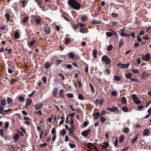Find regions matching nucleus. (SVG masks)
Instances as JSON below:
<instances>
[{
  "label": "nucleus",
  "mask_w": 151,
  "mask_h": 151,
  "mask_svg": "<svg viewBox=\"0 0 151 151\" xmlns=\"http://www.w3.org/2000/svg\"><path fill=\"white\" fill-rule=\"evenodd\" d=\"M35 112L36 114H38V115H39L40 116H41L42 114V112L40 111H35Z\"/></svg>",
  "instance_id": "obj_56"
},
{
  "label": "nucleus",
  "mask_w": 151,
  "mask_h": 151,
  "mask_svg": "<svg viewBox=\"0 0 151 151\" xmlns=\"http://www.w3.org/2000/svg\"><path fill=\"white\" fill-rule=\"evenodd\" d=\"M68 131L69 132V134L70 136H72L73 137L74 135V130H71V129H70Z\"/></svg>",
  "instance_id": "obj_24"
},
{
  "label": "nucleus",
  "mask_w": 151,
  "mask_h": 151,
  "mask_svg": "<svg viewBox=\"0 0 151 151\" xmlns=\"http://www.w3.org/2000/svg\"><path fill=\"white\" fill-rule=\"evenodd\" d=\"M9 126V123L8 122H5V128L6 129H7Z\"/></svg>",
  "instance_id": "obj_57"
},
{
  "label": "nucleus",
  "mask_w": 151,
  "mask_h": 151,
  "mask_svg": "<svg viewBox=\"0 0 151 151\" xmlns=\"http://www.w3.org/2000/svg\"><path fill=\"white\" fill-rule=\"evenodd\" d=\"M66 96L69 98H72L73 96V94L72 93H67L66 94Z\"/></svg>",
  "instance_id": "obj_41"
},
{
  "label": "nucleus",
  "mask_w": 151,
  "mask_h": 151,
  "mask_svg": "<svg viewBox=\"0 0 151 151\" xmlns=\"http://www.w3.org/2000/svg\"><path fill=\"white\" fill-rule=\"evenodd\" d=\"M18 81V80L17 79L12 78L11 79V81L10 82V84H14L15 83H17Z\"/></svg>",
  "instance_id": "obj_19"
},
{
  "label": "nucleus",
  "mask_w": 151,
  "mask_h": 151,
  "mask_svg": "<svg viewBox=\"0 0 151 151\" xmlns=\"http://www.w3.org/2000/svg\"><path fill=\"white\" fill-rule=\"evenodd\" d=\"M56 137V134H54L52 135V142H54L55 141Z\"/></svg>",
  "instance_id": "obj_59"
},
{
  "label": "nucleus",
  "mask_w": 151,
  "mask_h": 151,
  "mask_svg": "<svg viewBox=\"0 0 151 151\" xmlns=\"http://www.w3.org/2000/svg\"><path fill=\"white\" fill-rule=\"evenodd\" d=\"M3 130L2 129H1L0 130V134L1 137H4L5 135L3 133Z\"/></svg>",
  "instance_id": "obj_44"
},
{
  "label": "nucleus",
  "mask_w": 151,
  "mask_h": 151,
  "mask_svg": "<svg viewBox=\"0 0 151 151\" xmlns=\"http://www.w3.org/2000/svg\"><path fill=\"white\" fill-rule=\"evenodd\" d=\"M104 72L105 74L109 75L110 73V70L109 69L107 68L104 70Z\"/></svg>",
  "instance_id": "obj_23"
},
{
  "label": "nucleus",
  "mask_w": 151,
  "mask_h": 151,
  "mask_svg": "<svg viewBox=\"0 0 151 151\" xmlns=\"http://www.w3.org/2000/svg\"><path fill=\"white\" fill-rule=\"evenodd\" d=\"M5 17L7 21L10 20V16L8 13H6L5 14Z\"/></svg>",
  "instance_id": "obj_36"
},
{
  "label": "nucleus",
  "mask_w": 151,
  "mask_h": 151,
  "mask_svg": "<svg viewBox=\"0 0 151 151\" xmlns=\"http://www.w3.org/2000/svg\"><path fill=\"white\" fill-rule=\"evenodd\" d=\"M124 137L122 135H121L120 138H119V141L120 143H122L123 141H124Z\"/></svg>",
  "instance_id": "obj_35"
},
{
  "label": "nucleus",
  "mask_w": 151,
  "mask_h": 151,
  "mask_svg": "<svg viewBox=\"0 0 151 151\" xmlns=\"http://www.w3.org/2000/svg\"><path fill=\"white\" fill-rule=\"evenodd\" d=\"M89 85L92 92L94 93V92L95 91L93 86L91 83H89Z\"/></svg>",
  "instance_id": "obj_42"
},
{
  "label": "nucleus",
  "mask_w": 151,
  "mask_h": 151,
  "mask_svg": "<svg viewBox=\"0 0 151 151\" xmlns=\"http://www.w3.org/2000/svg\"><path fill=\"white\" fill-rule=\"evenodd\" d=\"M58 76L60 77V78H62V80H63L65 79V78L64 76L61 73L59 74L58 75Z\"/></svg>",
  "instance_id": "obj_47"
},
{
  "label": "nucleus",
  "mask_w": 151,
  "mask_h": 151,
  "mask_svg": "<svg viewBox=\"0 0 151 151\" xmlns=\"http://www.w3.org/2000/svg\"><path fill=\"white\" fill-rule=\"evenodd\" d=\"M70 129H71V130H74L75 127L73 124H70Z\"/></svg>",
  "instance_id": "obj_62"
},
{
  "label": "nucleus",
  "mask_w": 151,
  "mask_h": 151,
  "mask_svg": "<svg viewBox=\"0 0 151 151\" xmlns=\"http://www.w3.org/2000/svg\"><path fill=\"white\" fill-rule=\"evenodd\" d=\"M115 147H117L118 145V140L117 138H116V140L114 142Z\"/></svg>",
  "instance_id": "obj_61"
},
{
  "label": "nucleus",
  "mask_w": 151,
  "mask_h": 151,
  "mask_svg": "<svg viewBox=\"0 0 151 151\" xmlns=\"http://www.w3.org/2000/svg\"><path fill=\"white\" fill-rule=\"evenodd\" d=\"M91 131V129H88V130H85L81 132V134L83 137H87Z\"/></svg>",
  "instance_id": "obj_6"
},
{
  "label": "nucleus",
  "mask_w": 151,
  "mask_h": 151,
  "mask_svg": "<svg viewBox=\"0 0 151 151\" xmlns=\"http://www.w3.org/2000/svg\"><path fill=\"white\" fill-rule=\"evenodd\" d=\"M132 99L134 101L136 100H137L138 99L137 96L136 94H133L132 95Z\"/></svg>",
  "instance_id": "obj_32"
},
{
  "label": "nucleus",
  "mask_w": 151,
  "mask_h": 151,
  "mask_svg": "<svg viewBox=\"0 0 151 151\" xmlns=\"http://www.w3.org/2000/svg\"><path fill=\"white\" fill-rule=\"evenodd\" d=\"M104 100L103 99H101L100 100L99 99H97L93 101V103L94 104L96 105L98 104H100L101 105H103L102 102Z\"/></svg>",
  "instance_id": "obj_5"
},
{
  "label": "nucleus",
  "mask_w": 151,
  "mask_h": 151,
  "mask_svg": "<svg viewBox=\"0 0 151 151\" xmlns=\"http://www.w3.org/2000/svg\"><path fill=\"white\" fill-rule=\"evenodd\" d=\"M47 145V143L45 142H44L43 144H40V147H43L46 146Z\"/></svg>",
  "instance_id": "obj_54"
},
{
  "label": "nucleus",
  "mask_w": 151,
  "mask_h": 151,
  "mask_svg": "<svg viewBox=\"0 0 151 151\" xmlns=\"http://www.w3.org/2000/svg\"><path fill=\"white\" fill-rule=\"evenodd\" d=\"M32 102V100L28 98H27L26 102L27 106H29L31 104Z\"/></svg>",
  "instance_id": "obj_20"
},
{
  "label": "nucleus",
  "mask_w": 151,
  "mask_h": 151,
  "mask_svg": "<svg viewBox=\"0 0 151 151\" xmlns=\"http://www.w3.org/2000/svg\"><path fill=\"white\" fill-rule=\"evenodd\" d=\"M149 131L147 129H145L143 131V134L144 136H148L149 135Z\"/></svg>",
  "instance_id": "obj_13"
},
{
  "label": "nucleus",
  "mask_w": 151,
  "mask_h": 151,
  "mask_svg": "<svg viewBox=\"0 0 151 151\" xmlns=\"http://www.w3.org/2000/svg\"><path fill=\"white\" fill-rule=\"evenodd\" d=\"M18 99L19 101L21 103L25 101L24 98L22 96H19L18 98Z\"/></svg>",
  "instance_id": "obj_28"
},
{
  "label": "nucleus",
  "mask_w": 151,
  "mask_h": 151,
  "mask_svg": "<svg viewBox=\"0 0 151 151\" xmlns=\"http://www.w3.org/2000/svg\"><path fill=\"white\" fill-rule=\"evenodd\" d=\"M97 52V51L96 49H94L93 52V56L94 58H95L96 57Z\"/></svg>",
  "instance_id": "obj_31"
},
{
  "label": "nucleus",
  "mask_w": 151,
  "mask_h": 151,
  "mask_svg": "<svg viewBox=\"0 0 151 151\" xmlns=\"http://www.w3.org/2000/svg\"><path fill=\"white\" fill-rule=\"evenodd\" d=\"M109 146V144L106 142L103 143V144L101 145V147L103 149H105Z\"/></svg>",
  "instance_id": "obj_14"
},
{
  "label": "nucleus",
  "mask_w": 151,
  "mask_h": 151,
  "mask_svg": "<svg viewBox=\"0 0 151 151\" xmlns=\"http://www.w3.org/2000/svg\"><path fill=\"white\" fill-rule=\"evenodd\" d=\"M6 101L5 99H3L1 100V103L0 105L3 106H5L6 104Z\"/></svg>",
  "instance_id": "obj_17"
},
{
  "label": "nucleus",
  "mask_w": 151,
  "mask_h": 151,
  "mask_svg": "<svg viewBox=\"0 0 151 151\" xmlns=\"http://www.w3.org/2000/svg\"><path fill=\"white\" fill-rule=\"evenodd\" d=\"M132 76V74L130 73H129L125 75L127 79H130Z\"/></svg>",
  "instance_id": "obj_18"
},
{
  "label": "nucleus",
  "mask_w": 151,
  "mask_h": 151,
  "mask_svg": "<svg viewBox=\"0 0 151 151\" xmlns=\"http://www.w3.org/2000/svg\"><path fill=\"white\" fill-rule=\"evenodd\" d=\"M66 131L65 129H63L60 132V134L63 136H64L66 133Z\"/></svg>",
  "instance_id": "obj_22"
},
{
  "label": "nucleus",
  "mask_w": 151,
  "mask_h": 151,
  "mask_svg": "<svg viewBox=\"0 0 151 151\" xmlns=\"http://www.w3.org/2000/svg\"><path fill=\"white\" fill-rule=\"evenodd\" d=\"M20 138V135L18 134H15L13 137V138L14 139V141L16 142Z\"/></svg>",
  "instance_id": "obj_15"
},
{
  "label": "nucleus",
  "mask_w": 151,
  "mask_h": 151,
  "mask_svg": "<svg viewBox=\"0 0 151 151\" xmlns=\"http://www.w3.org/2000/svg\"><path fill=\"white\" fill-rule=\"evenodd\" d=\"M58 90L57 88H55L53 89L52 94L55 96H56L58 93Z\"/></svg>",
  "instance_id": "obj_16"
},
{
  "label": "nucleus",
  "mask_w": 151,
  "mask_h": 151,
  "mask_svg": "<svg viewBox=\"0 0 151 151\" xmlns=\"http://www.w3.org/2000/svg\"><path fill=\"white\" fill-rule=\"evenodd\" d=\"M62 60H58L56 61H55V64L56 65H59L62 62Z\"/></svg>",
  "instance_id": "obj_37"
},
{
  "label": "nucleus",
  "mask_w": 151,
  "mask_h": 151,
  "mask_svg": "<svg viewBox=\"0 0 151 151\" xmlns=\"http://www.w3.org/2000/svg\"><path fill=\"white\" fill-rule=\"evenodd\" d=\"M14 36L15 38L16 39H18L19 38V34L17 32H15V33L14 34Z\"/></svg>",
  "instance_id": "obj_33"
},
{
  "label": "nucleus",
  "mask_w": 151,
  "mask_h": 151,
  "mask_svg": "<svg viewBox=\"0 0 151 151\" xmlns=\"http://www.w3.org/2000/svg\"><path fill=\"white\" fill-rule=\"evenodd\" d=\"M132 71L134 73H138L139 72L138 69H132Z\"/></svg>",
  "instance_id": "obj_51"
},
{
  "label": "nucleus",
  "mask_w": 151,
  "mask_h": 151,
  "mask_svg": "<svg viewBox=\"0 0 151 151\" xmlns=\"http://www.w3.org/2000/svg\"><path fill=\"white\" fill-rule=\"evenodd\" d=\"M59 95L60 96L59 98L63 99V98H64L65 95L64 94L63 90V89L60 90L59 92Z\"/></svg>",
  "instance_id": "obj_11"
},
{
  "label": "nucleus",
  "mask_w": 151,
  "mask_h": 151,
  "mask_svg": "<svg viewBox=\"0 0 151 151\" xmlns=\"http://www.w3.org/2000/svg\"><path fill=\"white\" fill-rule=\"evenodd\" d=\"M121 109L124 112H127L129 110V108L126 106L122 107V108Z\"/></svg>",
  "instance_id": "obj_26"
},
{
  "label": "nucleus",
  "mask_w": 151,
  "mask_h": 151,
  "mask_svg": "<svg viewBox=\"0 0 151 151\" xmlns=\"http://www.w3.org/2000/svg\"><path fill=\"white\" fill-rule=\"evenodd\" d=\"M4 51H5L6 52V53L7 54H10L12 53V49H10L9 50H8L6 48L5 49H4V48H1L0 49V52H2Z\"/></svg>",
  "instance_id": "obj_4"
},
{
  "label": "nucleus",
  "mask_w": 151,
  "mask_h": 151,
  "mask_svg": "<svg viewBox=\"0 0 151 151\" xmlns=\"http://www.w3.org/2000/svg\"><path fill=\"white\" fill-rule=\"evenodd\" d=\"M101 60L107 65L111 63V60L106 55L103 56L101 58Z\"/></svg>",
  "instance_id": "obj_2"
},
{
  "label": "nucleus",
  "mask_w": 151,
  "mask_h": 151,
  "mask_svg": "<svg viewBox=\"0 0 151 151\" xmlns=\"http://www.w3.org/2000/svg\"><path fill=\"white\" fill-rule=\"evenodd\" d=\"M87 19V17L86 16H83L81 17V19L82 21H85Z\"/></svg>",
  "instance_id": "obj_58"
},
{
  "label": "nucleus",
  "mask_w": 151,
  "mask_h": 151,
  "mask_svg": "<svg viewBox=\"0 0 151 151\" xmlns=\"http://www.w3.org/2000/svg\"><path fill=\"white\" fill-rule=\"evenodd\" d=\"M111 16L112 17H116L118 16V15L117 14L114 13H112L111 14Z\"/></svg>",
  "instance_id": "obj_64"
},
{
  "label": "nucleus",
  "mask_w": 151,
  "mask_h": 151,
  "mask_svg": "<svg viewBox=\"0 0 151 151\" xmlns=\"http://www.w3.org/2000/svg\"><path fill=\"white\" fill-rule=\"evenodd\" d=\"M142 59L143 60L149 61L150 59V54L147 53L145 55H142Z\"/></svg>",
  "instance_id": "obj_3"
},
{
  "label": "nucleus",
  "mask_w": 151,
  "mask_h": 151,
  "mask_svg": "<svg viewBox=\"0 0 151 151\" xmlns=\"http://www.w3.org/2000/svg\"><path fill=\"white\" fill-rule=\"evenodd\" d=\"M134 102L137 104H139L141 103V102L140 101V100H136L134 101Z\"/></svg>",
  "instance_id": "obj_50"
},
{
  "label": "nucleus",
  "mask_w": 151,
  "mask_h": 151,
  "mask_svg": "<svg viewBox=\"0 0 151 151\" xmlns=\"http://www.w3.org/2000/svg\"><path fill=\"white\" fill-rule=\"evenodd\" d=\"M100 119L101 122L102 123H104L105 122L106 120L105 118L104 117H103L102 116H100Z\"/></svg>",
  "instance_id": "obj_29"
},
{
  "label": "nucleus",
  "mask_w": 151,
  "mask_h": 151,
  "mask_svg": "<svg viewBox=\"0 0 151 151\" xmlns=\"http://www.w3.org/2000/svg\"><path fill=\"white\" fill-rule=\"evenodd\" d=\"M78 24L77 25H76V24H75L73 26V28L74 30H76L78 29Z\"/></svg>",
  "instance_id": "obj_55"
},
{
  "label": "nucleus",
  "mask_w": 151,
  "mask_h": 151,
  "mask_svg": "<svg viewBox=\"0 0 151 151\" xmlns=\"http://www.w3.org/2000/svg\"><path fill=\"white\" fill-rule=\"evenodd\" d=\"M148 74L146 73L145 72H143L140 76V79L141 80H144L146 79V77H148Z\"/></svg>",
  "instance_id": "obj_7"
},
{
  "label": "nucleus",
  "mask_w": 151,
  "mask_h": 151,
  "mask_svg": "<svg viewBox=\"0 0 151 151\" xmlns=\"http://www.w3.org/2000/svg\"><path fill=\"white\" fill-rule=\"evenodd\" d=\"M123 40L122 39H121L120 40L119 44V47H121L123 44Z\"/></svg>",
  "instance_id": "obj_45"
},
{
  "label": "nucleus",
  "mask_w": 151,
  "mask_h": 151,
  "mask_svg": "<svg viewBox=\"0 0 151 151\" xmlns=\"http://www.w3.org/2000/svg\"><path fill=\"white\" fill-rule=\"evenodd\" d=\"M121 101L123 104H126L127 102V100L125 97H123L122 98Z\"/></svg>",
  "instance_id": "obj_25"
},
{
  "label": "nucleus",
  "mask_w": 151,
  "mask_h": 151,
  "mask_svg": "<svg viewBox=\"0 0 151 151\" xmlns=\"http://www.w3.org/2000/svg\"><path fill=\"white\" fill-rule=\"evenodd\" d=\"M78 98L81 100H83L84 98V97L81 94H80L78 95Z\"/></svg>",
  "instance_id": "obj_46"
},
{
  "label": "nucleus",
  "mask_w": 151,
  "mask_h": 151,
  "mask_svg": "<svg viewBox=\"0 0 151 151\" xmlns=\"http://www.w3.org/2000/svg\"><path fill=\"white\" fill-rule=\"evenodd\" d=\"M42 81L44 83H46L47 82V78L45 77H43L42 78Z\"/></svg>",
  "instance_id": "obj_52"
},
{
  "label": "nucleus",
  "mask_w": 151,
  "mask_h": 151,
  "mask_svg": "<svg viewBox=\"0 0 151 151\" xmlns=\"http://www.w3.org/2000/svg\"><path fill=\"white\" fill-rule=\"evenodd\" d=\"M12 109H9L7 110H5L4 111V112H6V113H4L3 114H6L7 112H11V111H12Z\"/></svg>",
  "instance_id": "obj_48"
},
{
  "label": "nucleus",
  "mask_w": 151,
  "mask_h": 151,
  "mask_svg": "<svg viewBox=\"0 0 151 151\" xmlns=\"http://www.w3.org/2000/svg\"><path fill=\"white\" fill-rule=\"evenodd\" d=\"M106 109L108 111H110L111 112H114L116 111H117L118 108L116 106H113L112 108H107Z\"/></svg>",
  "instance_id": "obj_8"
},
{
  "label": "nucleus",
  "mask_w": 151,
  "mask_h": 151,
  "mask_svg": "<svg viewBox=\"0 0 151 151\" xmlns=\"http://www.w3.org/2000/svg\"><path fill=\"white\" fill-rule=\"evenodd\" d=\"M69 144L70 145V147L71 148H73L76 147V145L75 144L69 143Z\"/></svg>",
  "instance_id": "obj_40"
},
{
  "label": "nucleus",
  "mask_w": 151,
  "mask_h": 151,
  "mask_svg": "<svg viewBox=\"0 0 151 151\" xmlns=\"http://www.w3.org/2000/svg\"><path fill=\"white\" fill-rule=\"evenodd\" d=\"M37 5L40 8H43L42 6L41 5L42 2L41 0H40L39 2L37 3Z\"/></svg>",
  "instance_id": "obj_39"
},
{
  "label": "nucleus",
  "mask_w": 151,
  "mask_h": 151,
  "mask_svg": "<svg viewBox=\"0 0 151 151\" xmlns=\"http://www.w3.org/2000/svg\"><path fill=\"white\" fill-rule=\"evenodd\" d=\"M34 20L36 24H38L41 22V19L40 17L35 16L33 17Z\"/></svg>",
  "instance_id": "obj_9"
},
{
  "label": "nucleus",
  "mask_w": 151,
  "mask_h": 151,
  "mask_svg": "<svg viewBox=\"0 0 151 151\" xmlns=\"http://www.w3.org/2000/svg\"><path fill=\"white\" fill-rule=\"evenodd\" d=\"M7 103L8 104H11L12 102V99L11 98L9 97H8L7 98Z\"/></svg>",
  "instance_id": "obj_43"
},
{
  "label": "nucleus",
  "mask_w": 151,
  "mask_h": 151,
  "mask_svg": "<svg viewBox=\"0 0 151 151\" xmlns=\"http://www.w3.org/2000/svg\"><path fill=\"white\" fill-rule=\"evenodd\" d=\"M68 56L70 58L72 59L75 57V55L72 53H69L68 54Z\"/></svg>",
  "instance_id": "obj_21"
},
{
  "label": "nucleus",
  "mask_w": 151,
  "mask_h": 151,
  "mask_svg": "<svg viewBox=\"0 0 151 151\" xmlns=\"http://www.w3.org/2000/svg\"><path fill=\"white\" fill-rule=\"evenodd\" d=\"M129 64H117L118 67H119V66L120 65V68H127L129 66Z\"/></svg>",
  "instance_id": "obj_10"
},
{
  "label": "nucleus",
  "mask_w": 151,
  "mask_h": 151,
  "mask_svg": "<svg viewBox=\"0 0 151 151\" xmlns=\"http://www.w3.org/2000/svg\"><path fill=\"white\" fill-rule=\"evenodd\" d=\"M35 43V40H32L30 42H28V46L29 47L33 46Z\"/></svg>",
  "instance_id": "obj_27"
},
{
  "label": "nucleus",
  "mask_w": 151,
  "mask_h": 151,
  "mask_svg": "<svg viewBox=\"0 0 151 151\" xmlns=\"http://www.w3.org/2000/svg\"><path fill=\"white\" fill-rule=\"evenodd\" d=\"M68 3L70 6L75 10H78L81 8L80 4L75 0H68Z\"/></svg>",
  "instance_id": "obj_1"
},
{
  "label": "nucleus",
  "mask_w": 151,
  "mask_h": 151,
  "mask_svg": "<svg viewBox=\"0 0 151 151\" xmlns=\"http://www.w3.org/2000/svg\"><path fill=\"white\" fill-rule=\"evenodd\" d=\"M114 78L115 80L117 81H119L121 79L120 78L119 76H115Z\"/></svg>",
  "instance_id": "obj_38"
},
{
  "label": "nucleus",
  "mask_w": 151,
  "mask_h": 151,
  "mask_svg": "<svg viewBox=\"0 0 151 151\" xmlns=\"http://www.w3.org/2000/svg\"><path fill=\"white\" fill-rule=\"evenodd\" d=\"M121 36L122 37H129L130 36V35L128 34H126L124 33H122L121 34Z\"/></svg>",
  "instance_id": "obj_30"
},
{
  "label": "nucleus",
  "mask_w": 151,
  "mask_h": 151,
  "mask_svg": "<svg viewBox=\"0 0 151 151\" xmlns=\"http://www.w3.org/2000/svg\"><path fill=\"white\" fill-rule=\"evenodd\" d=\"M107 36L108 37H109L112 36V35L110 32H106V33Z\"/></svg>",
  "instance_id": "obj_60"
},
{
  "label": "nucleus",
  "mask_w": 151,
  "mask_h": 151,
  "mask_svg": "<svg viewBox=\"0 0 151 151\" xmlns=\"http://www.w3.org/2000/svg\"><path fill=\"white\" fill-rule=\"evenodd\" d=\"M36 92V91H33L32 93H31V94H29L28 95L29 97V98H31L32 97V96Z\"/></svg>",
  "instance_id": "obj_63"
},
{
  "label": "nucleus",
  "mask_w": 151,
  "mask_h": 151,
  "mask_svg": "<svg viewBox=\"0 0 151 151\" xmlns=\"http://www.w3.org/2000/svg\"><path fill=\"white\" fill-rule=\"evenodd\" d=\"M129 129L127 127V128H126L124 129V130H123V131H124V132L125 133H127L129 132Z\"/></svg>",
  "instance_id": "obj_53"
},
{
  "label": "nucleus",
  "mask_w": 151,
  "mask_h": 151,
  "mask_svg": "<svg viewBox=\"0 0 151 151\" xmlns=\"http://www.w3.org/2000/svg\"><path fill=\"white\" fill-rule=\"evenodd\" d=\"M89 124V122L88 120H87V121H84V123L83 124V126L84 127H86Z\"/></svg>",
  "instance_id": "obj_34"
},
{
  "label": "nucleus",
  "mask_w": 151,
  "mask_h": 151,
  "mask_svg": "<svg viewBox=\"0 0 151 151\" xmlns=\"http://www.w3.org/2000/svg\"><path fill=\"white\" fill-rule=\"evenodd\" d=\"M43 106V105L41 104H38L35 106V109L37 110L40 109Z\"/></svg>",
  "instance_id": "obj_12"
},
{
  "label": "nucleus",
  "mask_w": 151,
  "mask_h": 151,
  "mask_svg": "<svg viewBox=\"0 0 151 151\" xmlns=\"http://www.w3.org/2000/svg\"><path fill=\"white\" fill-rule=\"evenodd\" d=\"M117 94L116 92L115 91H112L111 92V94L113 96H116Z\"/></svg>",
  "instance_id": "obj_49"
}]
</instances>
